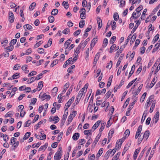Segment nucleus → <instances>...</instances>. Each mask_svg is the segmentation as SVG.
<instances>
[{
  "label": "nucleus",
  "mask_w": 160,
  "mask_h": 160,
  "mask_svg": "<svg viewBox=\"0 0 160 160\" xmlns=\"http://www.w3.org/2000/svg\"><path fill=\"white\" fill-rule=\"evenodd\" d=\"M62 151L61 147L59 148V150L55 153L54 158V160H59L62 155Z\"/></svg>",
  "instance_id": "nucleus-1"
},
{
  "label": "nucleus",
  "mask_w": 160,
  "mask_h": 160,
  "mask_svg": "<svg viewBox=\"0 0 160 160\" xmlns=\"http://www.w3.org/2000/svg\"><path fill=\"white\" fill-rule=\"evenodd\" d=\"M79 12L81 13L80 18H81L82 19H85L86 16L85 9L84 8H82L80 10Z\"/></svg>",
  "instance_id": "nucleus-2"
},
{
  "label": "nucleus",
  "mask_w": 160,
  "mask_h": 160,
  "mask_svg": "<svg viewBox=\"0 0 160 160\" xmlns=\"http://www.w3.org/2000/svg\"><path fill=\"white\" fill-rule=\"evenodd\" d=\"M72 40V38H70L67 40L64 44V47L66 49L68 48L69 45L71 43Z\"/></svg>",
  "instance_id": "nucleus-3"
},
{
  "label": "nucleus",
  "mask_w": 160,
  "mask_h": 160,
  "mask_svg": "<svg viewBox=\"0 0 160 160\" xmlns=\"http://www.w3.org/2000/svg\"><path fill=\"white\" fill-rule=\"evenodd\" d=\"M142 128V126L141 125H139L138 127V130L136 132V134L135 138V139H137L139 137L140 135V134L141 133Z\"/></svg>",
  "instance_id": "nucleus-4"
},
{
  "label": "nucleus",
  "mask_w": 160,
  "mask_h": 160,
  "mask_svg": "<svg viewBox=\"0 0 160 160\" xmlns=\"http://www.w3.org/2000/svg\"><path fill=\"white\" fill-rule=\"evenodd\" d=\"M9 15L10 22L11 23L13 22L14 19V17L13 14L12 12H9Z\"/></svg>",
  "instance_id": "nucleus-5"
},
{
  "label": "nucleus",
  "mask_w": 160,
  "mask_h": 160,
  "mask_svg": "<svg viewBox=\"0 0 160 160\" xmlns=\"http://www.w3.org/2000/svg\"><path fill=\"white\" fill-rule=\"evenodd\" d=\"M124 48L125 46H123V47H122L120 48L119 50L116 53V55L115 57V59L117 58L119 56V55L121 53H122V51L123 49V48Z\"/></svg>",
  "instance_id": "nucleus-6"
},
{
  "label": "nucleus",
  "mask_w": 160,
  "mask_h": 160,
  "mask_svg": "<svg viewBox=\"0 0 160 160\" xmlns=\"http://www.w3.org/2000/svg\"><path fill=\"white\" fill-rule=\"evenodd\" d=\"M159 116V113L158 112H157L154 116V118H153V120H155V123H156L158 120V118Z\"/></svg>",
  "instance_id": "nucleus-7"
},
{
  "label": "nucleus",
  "mask_w": 160,
  "mask_h": 160,
  "mask_svg": "<svg viewBox=\"0 0 160 160\" xmlns=\"http://www.w3.org/2000/svg\"><path fill=\"white\" fill-rule=\"evenodd\" d=\"M101 122V121H98L94 125L92 128V130L94 131L99 126Z\"/></svg>",
  "instance_id": "nucleus-8"
},
{
  "label": "nucleus",
  "mask_w": 160,
  "mask_h": 160,
  "mask_svg": "<svg viewBox=\"0 0 160 160\" xmlns=\"http://www.w3.org/2000/svg\"><path fill=\"white\" fill-rule=\"evenodd\" d=\"M141 23V22L139 20H138L137 21V23H136L135 26L133 28L132 30L131 33H133L135 31H136V29L138 26L140 25Z\"/></svg>",
  "instance_id": "nucleus-9"
},
{
  "label": "nucleus",
  "mask_w": 160,
  "mask_h": 160,
  "mask_svg": "<svg viewBox=\"0 0 160 160\" xmlns=\"http://www.w3.org/2000/svg\"><path fill=\"white\" fill-rule=\"evenodd\" d=\"M72 61V58H69L68 60H67L64 64L63 65V67L65 68L68 65L70 64Z\"/></svg>",
  "instance_id": "nucleus-10"
},
{
  "label": "nucleus",
  "mask_w": 160,
  "mask_h": 160,
  "mask_svg": "<svg viewBox=\"0 0 160 160\" xmlns=\"http://www.w3.org/2000/svg\"><path fill=\"white\" fill-rule=\"evenodd\" d=\"M98 38L97 37L94 38L91 41L90 46H91V47H93L95 44L97 42V40Z\"/></svg>",
  "instance_id": "nucleus-11"
},
{
  "label": "nucleus",
  "mask_w": 160,
  "mask_h": 160,
  "mask_svg": "<svg viewBox=\"0 0 160 160\" xmlns=\"http://www.w3.org/2000/svg\"><path fill=\"white\" fill-rule=\"evenodd\" d=\"M97 20L98 22V28L99 29H100L102 26V23L101 19L99 18H97Z\"/></svg>",
  "instance_id": "nucleus-12"
},
{
  "label": "nucleus",
  "mask_w": 160,
  "mask_h": 160,
  "mask_svg": "<svg viewBox=\"0 0 160 160\" xmlns=\"http://www.w3.org/2000/svg\"><path fill=\"white\" fill-rule=\"evenodd\" d=\"M111 149H109L106 153L104 155V158L105 160H107L110 154L112 153H111Z\"/></svg>",
  "instance_id": "nucleus-13"
},
{
  "label": "nucleus",
  "mask_w": 160,
  "mask_h": 160,
  "mask_svg": "<svg viewBox=\"0 0 160 160\" xmlns=\"http://www.w3.org/2000/svg\"><path fill=\"white\" fill-rule=\"evenodd\" d=\"M69 86V82H67L64 85L63 87V90L62 92V93H64L65 92L67 89L68 88Z\"/></svg>",
  "instance_id": "nucleus-14"
},
{
  "label": "nucleus",
  "mask_w": 160,
  "mask_h": 160,
  "mask_svg": "<svg viewBox=\"0 0 160 160\" xmlns=\"http://www.w3.org/2000/svg\"><path fill=\"white\" fill-rule=\"evenodd\" d=\"M142 9V5L138 7L136 9V11L138 12V16H140L141 15V12H140Z\"/></svg>",
  "instance_id": "nucleus-15"
},
{
  "label": "nucleus",
  "mask_w": 160,
  "mask_h": 160,
  "mask_svg": "<svg viewBox=\"0 0 160 160\" xmlns=\"http://www.w3.org/2000/svg\"><path fill=\"white\" fill-rule=\"evenodd\" d=\"M106 123L105 122H103L101 123V127L99 130V133H100L104 129Z\"/></svg>",
  "instance_id": "nucleus-16"
},
{
  "label": "nucleus",
  "mask_w": 160,
  "mask_h": 160,
  "mask_svg": "<svg viewBox=\"0 0 160 160\" xmlns=\"http://www.w3.org/2000/svg\"><path fill=\"white\" fill-rule=\"evenodd\" d=\"M148 113V111L147 110H145L144 112V113L143 114V116L141 120V123H142L144 121V120L145 118L146 117V115H147Z\"/></svg>",
  "instance_id": "nucleus-17"
},
{
  "label": "nucleus",
  "mask_w": 160,
  "mask_h": 160,
  "mask_svg": "<svg viewBox=\"0 0 160 160\" xmlns=\"http://www.w3.org/2000/svg\"><path fill=\"white\" fill-rule=\"evenodd\" d=\"M79 133L78 132L75 133L73 135L72 138L74 140H77L79 137Z\"/></svg>",
  "instance_id": "nucleus-18"
},
{
  "label": "nucleus",
  "mask_w": 160,
  "mask_h": 160,
  "mask_svg": "<svg viewBox=\"0 0 160 160\" xmlns=\"http://www.w3.org/2000/svg\"><path fill=\"white\" fill-rule=\"evenodd\" d=\"M135 69V66L134 65H133L131 69V71H130L129 75H128V78H129L133 74V73L134 70Z\"/></svg>",
  "instance_id": "nucleus-19"
},
{
  "label": "nucleus",
  "mask_w": 160,
  "mask_h": 160,
  "mask_svg": "<svg viewBox=\"0 0 160 160\" xmlns=\"http://www.w3.org/2000/svg\"><path fill=\"white\" fill-rule=\"evenodd\" d=\"M48 146V143H46L45 144L42 146H41L38 149V151H41L43 150H45L47 147Z\"/></svg>",
  "instance_id": "nucleus-20"
},
{
  "label": "nucleus",
  "mask_w": 160,
  "mask_h": 160,
  "mask_svg": "<svg viewBox=\"0 0 160 160\" xmlns=\"http://www.w3.org/2000/svg\"><path fill=\"white\" fill-rule=\"evenodd\" d=\"M149 131L148 130H147L144 133L143 138H145L146 139H147L148 138L149 136Z\"/></svg>",
  "instance_id": "nucleus-21"
},
{
  "label": "nucleus",
  "mask_w": 160,
  "mask_h": 160,
  "mask_svg": "<svg viewBox=\"0 0 160 160\" xmlns=\"http://www.w3.org/2000/svg\"><path fill=\"white\" fill-rule=\"evenodd\" d=\"M111 24L112 25V30H115L117 27L116 23L114 21H111Z\"/></svg>",
  "instance_id": "nucleus-22"
},
{
  "label": "nucleus",
  "mask_w": 160,
  "mask_h": 160,
  "mask_svg": "<svg viewBox=\"0 0 160 160\" xmlns=\"http://www.w3.org/2000/svg\"><path fill=\"white\" fill-rule=\"evenodd\" d=\"M139 16H138V12H134L132 15V17L131 18V19H137L138 17Z\"/></svg>",
  "instance_id": "nucleus-23"
},
{
  "label": "nucleus",
  "mask_w": 160,
  "mask_h": 160,
  "mask_svg": "<svg viewBox=\"0 0 160 160\" xmlns=\"http://www.w3.org/2000/svg\"><path fill=\"white\" fill-rule=\"evenodd\" d=\"M58 10L57 9H54L52 10V11L51 12V14L52 15H56L58 13Z\"/></svg>",
  "instance_id": "nucleus-24"
},
{
  "label": "nucleus",
  "mask_w": 160,
  "mask_h": 160,
  "mask_svg": "<svg viewBox=\"0 0 160 160\" xmlns=\"http://www.w3.org/2000/svg\"><path fill=\"white\" fill-rule=\"evenodd\" d=\"M31 133L29 132H27L25 134L24 136L23 139V140H25L28 139L30 136Z\"/></svg>",
  "instance_id": "nucleus-25"
},
{
  "label": "nucleus",
  "mask_w": 160,
  "mask_h": 160,
  "mask_svg": "<svg viewBox=\"0 0 160 160\" xmlns=\"http://www.w3.org/2000/svg\"><path fill=\"white\" fill-rule=\"evenodd\" d=\"M43 123V121H41L39 122L35 126V129L36 130L39 128V126L41 125Z\"/></svg>",
  "instance_id": "nucleus-26"
},
{
  "label": "nucleus",
  "mask_w": 160,
  "mask_h": 160,
  "mask_svg": "<svg viewBox=\"0 0 160 160\" xmlns=\"http://www.w3.org/2000/svg\"><path fill=\"white\" fill-rule=\"evenodd\" d=\"M146 148H144V149L142 150V151L141 152L138 158V159L140 160L141 158L143 156V155L145 151L146 150Z\"/></svg>",
  "instance_id": "nucleus-27"
},
{
  "label": "nucleus",
  "mask_w": 160,
  "mask_h": 160,
  "mask_svg": "<svg viewBox=\"0 0 160 160\" xmlns=\"http://www.w3.org/2000/svg\"><path fill=\"white\" fill-rule=\"evenodd\" d=\"M103 148H100L96 155V157H99L102 154V153L103 152Z\"/></svg>",
  "instance_id": "nucleus-28"
},
{
  "label": "nucleus",
  "mask_w": 160,
  "mask_h": 160,
  "mask_svg": "<svg viewBox=\"0 0 160 160\" xmlns=\"http://www.w3.org/2000/svg\"><path fill=\"white\" fill-rule=\"evenodd\" d=\"M140 148L139 149H137L135 151L133 155V157L134 159L136 158L137 157L138 154L140 151Z\"/></svg>",
  "instance_id": "nucleus-29"
},
{
  "label": "nucleus",
  "mask_w": 160,
  "mask_h": 160,
  "mask_svg": "<svg viewBox=\"0 0 160 160\" xmlns=\"http://www.w3.org/2000/svg\"><path fill=\"white\" fill-rule=\"evenodd\" d=\"M160 45H158V44H156L155 45L154 48L153 49L152 52V53H154L156 52V51L158 49Z\"/></svg>",
  "instance_id": "nucleus-30"
},
{
  "label": "nucleus",
  "mask_w": 160,
  "mask_h": 160,
  "mask_svg": "<svg viewBox=\"0 0 160 160\" xmlns=\"http://www.w3.org/2000/svg\"><path fill=\"white\" fill-rule=\"evenodd\" d=\"M62 5L66 9H67L68 8L69 4L67 2L64 1L62 3Z\"/></svg>",
  "instance_id": "nucleus-31"
},
{
  "label": "nucleus",
  "mask_w": 160,
  "mask_h": 160,
  "mask_svg": "<svg viewBox=\"0 0 160 160\" xmlns=\"http://www.w3.org/2000/svg\"><path fill=\"white\" fill-rule=\"evenodd\" d=\"M23 28L24 29L26 28V29L28 30H31L32 29V27L30 25L28 24H25L23 26Z\"/></svg>",
  "instance_id": "nucleus-32"
},
{
  "label": "nucleus",
  "mask_w": 160,
  "mask_h": 160,
  "mask_svg": "<svg viewBox=\"0 0 160 160\" xmlns=\"http://www.w3.org/2000/svg\"><path fill=\"white\" fill-rule=\"evenodd\" d=\"M112 92V90H109L108 91L105 95V98L106 99H108L110 97L111 93Z\"/></svg>",
  "instance_id": "nucleus-33"
},
{
  "label": "nucleus",
  "mask_w": 160,
  "mask_h": 160,
  "mask_svg": "<svg viewBox=\"0 0 160 160\" xmlns=\"http://www.w3.org/2000/svg\"><path fill=\"white\" fill-rule=\"evenodd\" d=\"M84 133L85 135H88L89 134H92V130H85L84 131Z\"/></svg>",
  "instance_id": "nucleus-34"
},
{
  "label": "nucleus",
  "mask_w": 160,
  "mask_h": 160,
  "mask_svg": "<svg viewBox=\"0 0 160 160\" xmlns=\"http://www.w3.org/2000/svg\"><path fill=\"white\" fill-rule=\"evenodd\" d=\"M36 4L35 2L32 3L29 7V9L30 10H32L34 8V7L36 6Z\"/></svg>",
  "instance_id": "nucleus-35"
},
{
  "label": "nucleus",
  "mask_w": 160,
  "mask_h": 160,
  "mask_svg": "<svg viewBox=\"0 0 160 160\" xmlns=\"http://www.w3.org/2000/svg\"><path fill=\"white\" fill-rule=\"evenodd\" d=\"M142 84L140 85L138 87V89L137 91L135 92V97L136 96V95H137L140 92L142 88Z\"/></svg>",
  "instance_id": "nucleus-36"
},
{
  "label": "nucleus",
  "mask_w": 160,
  "mask_h": 160,
  "mask_svg": "<svg viewBox=\"0 0 160 160\" xmlns=\"http://www.w3.org/2000/svg\"><path fill=\"white\" fill-rule=\"evenodd\" d=\"M114 129H112L110 130L108 133V138L110 137V138H111L112 137V134L114 133Z\"/></svg>",
  "instance_id": "nucleus-37"
},
{
  "label": "nucleus",
  "mask_w": 160,
  "mask_h": 160,
  "mask_svg": "<svg viewBox=\"0 0 160 160\" xmlns=\"http://www.w3.org/2000/svg\"><path fill=\"white\" fill-rule=\"evenodd\" d=\"M159 37V34H157L154 37L153 40L152 42L155 43L158 40Z\"/></svg>",
  "instance_id": "nucleus-38"
},
{
  "label": "nucleus",
  "mask_w": 160,
  "mask_h": 160,
  "mask_svg": "<svg viewBox=\"0 0 160 160\" xmlns=\"http://www.w3.org/2000/svg\"><path fill=\"white\" fill-rule=\"evenodd\" d=\"M130 133V132L129 129H128L126 130L124 133V134L125 135L124 137L125 138H127L129 136Z\"/></svg>",
  "instance_id": "nucleus-39"
},
{
  "label": "nucleus",
  "mask_w": 160,
  "mask_h": 160,
  "mask_svg": "<svg viewBox=\"0 0 160 160\" xmlns=\"http://www.w3.org/2000/svg\"><path fill=\"white\" fill-rule=\"evenodd\" d=\"M19 143L18 141H17L14 142V143L13 144L12 147L13 150H14L18 146Z\"/></svg>",
  "instance_id": "nucleus-40"
},
{
  "label": "nucleus",
  "mask_w": 160,
  "mask_h": 160,
  "mask_svg": "<svg viewBox=\"0 0 160 160\" xmlns=\"http://www.w3.org/2000/svg\"><path fill=\"white\" fill-rule=\"evenodd\" d=\"M101 136V135L99 134L98 135L96 136L95 140L94 141L93 143H95V144H96L97 142L98 141L100 137Z\"/></svg>",
  "instance_id": "nucleus-41"
},
{
  "label": "nucleus",
  "mask_w": 160,
  "mask_h": 160,
  "mask_svg": "<svg viewBox=\"0 0 160 160\" xmlns=\"http://www.w3.org/2000/svg\"><path fill=\"white\" fill-rule=\"evenodd\" d=\"M36 80V78H35V77H32L31 78H30L29 80H28L27 81V82L28 83H30L33 81H34L35 80Z\"/></svg>",
  "instance_id": "nucleus-42"
},
{
  "label": "nucleus",
  "mask_w": 160,
  "mask_h": 160,
  "mask_svg": "<svg viewBox=\"0 0 160 160\" xmlns=\"http://www.w3.org/2000/svg\"><path fill=\"white\" fill-rule=\"evenodd\" d=\"M13 49V45H10L6 48V51L7 52L12 51Z\"/></svg>",
  "instance_id": "nucleus-43"
},
{
  "label": "nucleus",
  "mask_w": 160,
  "mask_h": 160,
  "mask_svg": "<svg viewBox=\"0 0 160 160\" xmlns=\"http://www.w3.org/2000/svg\"><path fill=\"white\" fill-rule=\"evenodd\" d=\"M43 82L40 81L38 83V88L39 89V90H41L43 87Z\"/></svg>",
  "instance_id": "nucleus-44"
},
{
  "label": "nucleus",
  "mask_w": 160,
  "mask_h": 160,
  "mask_svg": "<svg viewBox=\"0 0 160 160\" xmlns=\"http://www.w3.org/2000/svg\"><path fill=\"white\" fill-rule=\"evenodd\" d=\"M48 20L50 23H52L54 21V18L52 16H49L48 18Z\"/></svg>",
  "instance_id": "nucleus-45"
},
{
  "label": "nucleus",
  "mask_w": 160,
  "mask_h": 160,
  "mask_svg": "<svg viewBox=\"0 0 160 160\" xmlns=\"http://www.w3.org/2000/svg\"><path fill=\"white\" fill-rule=\"evenodd\" d=\"M43 100H44L45 99L49 100L51 98L50 96V95H47L46 93H44L43 94Z\"/></svg>",
  "instance_id": "nucleus-46"
},
{
  "label": "nucleus",
  "mask_w": 160,
  "mask_h": 160,
  "mask_svg": "<svg viewBox=\"0 0 160 160\" xmlns=\"http://www.w3.org/2000/svg\"><path fill=\"white\" fill-rule=\"evenodd\" d=\"M114 19L115 21H117L119 18V15L117 12L114 13L113 15Z\"/></svg>",
  "instance_id": "nucleus-47"
},
{
  "label": "nucleus",
  "mask_w": 160,
  "mask_h": 160,
  "mask_svg": "<svg viewBox=\"0 0 160 160\" xmlns=\"http://www.w3.org/2000/svg\"><path fill=\"white\" fill-rule=\"evenodd\" d=\"M116 39V37L115 36H113L111 38L109 42L111 44L113 43Z\"/></svg>",
  "instance_id": "nucleus-48"
},
{
  "label": "nucleus",
  "mask_w": 160,
  "mask_h": 160,
  "mask_svg": "<svg viewBox=\"0 0 160 160\" xmlns=\"http://www.w3.org/2000/svg\"><path fill=\"white\" fill-rule=\"evenodd\" d=\"M147 95L146 92H144L142 95L141 98L140 99V101L141 102H143L144 101V100L146 97Z\"/></svg>",
  "instance_id": "nucleus-49"
},
{
  "label": "nucleus",
  "mask_w": 160,
  "mask_h": 160,
  "mask_svg": "<svg viewBox=\"0 0 160 160\" xmlns=\"http://www.w3.org/2000/svg\"><path fill=\"white\" fill-rule=\"evenodd\" d=\"M108 43V40L107 38H105L104 39L103 41V44L102 46L104 48L105 47Z\"/></svg>",
  "instance_id": "nucleus-50"
},
{
  "label": "nucleus",
  "mask_w": 160,
  "mask_h": 160,
  "mask_svg": "<svg viewBox=\"0 0 160 160\" xmlns=\"http://www.w3.org/2000/svg\"><path fill=\"white\" fill-rule=\"evenodd\" d=\"M116 46V44H114L112 45L110 48L109 52L110 53L112 52H113V50H114Z\"/></svg>",
  "instance_id": "nucleus-51"
},
{
  "label": "nucleus",
  "mask_w": 160,
  "mask_h": 160,
  "mask_svg": "<svg viewBox=\"0 0 160 160\" xmlns=\"http://www.w3.org/2000/svg\"><path fill=\"white\" fill-rule=\"evenodd\" d=\"M126 138H125L124 137L123 138H122L119 139V142H120V143L119 144H118V147H121L122 143L125 140V139Z\"/></svg>",
  "instance_id": "nucleus-52"
},
{
  "label": "nucleus",
  "mask_w": 160,
  "mask_h": 160,
  "mask_svg": "<svg viewBox=\"0 0 160 160\" xmlns=\"http://www.w3.org/2000/svg\"><path fill=\"white\" fill-rule=\"evenodd\" d=\"M32 122L31 120H28L25 123L24 126L25 127H28L31 123Z\"/></svg>",
  "instance_id": "nucleus-53"
},
{
  "label": "nucleus",
  "mask_w": 160,
  "mask_h": 160,
  "mask_svg": "<svg viewBox=\"0 0 160 160\" xmlns=\"http://www.w3.org/2000/svg\"><path fill=\"white\" fill-rule=\"evenodd\" d=\"M155 103L153 102L152 103V106L149 110V112L150 113H151L153 112V109L155 107Z\"/></svg>",
  "instance_id": "nucleus-54"
},
{
  "label": "nucleus",
  "mask_w": 160,
  "mask_h": 160,
  "mask_svg": "<svg viewBox=\"0 0 160 160\" xmlns=\"http://www.w3.org/2000/svg\"><path fill=\"white\" fill-rule=\"evenodd\" d=\"M155 81V78H154L153 79L150 84V88H152L153 87V86L155 84V82H156Z\"/></svg>",
  "instance_id": "nucleus-55"
},
{
  "label": "nucleus",
  "mask_w": 160,
  "mask_h": 160,
  "mask_svg": "<svg viewBox=\"0 0 160 160\" xmlns=\"http://www.w3.org/2000/svg\"><path fill=\"white\" fill-rule=\"evenodd\" d=\"M38 135L39 136V137L38 138V139L44 140L46 138V135L45 134H44L43 135Z\"/></svg>",
  "instance_id": "nucleus-56"
},
{
  "label": "nucleus",
  "mask_w": 160,
  "mask_h": 160,
  "mask_svg": "<svg viewBox=\"0 0 160 160\" xmlns=\"http://www.w3.org/2000/svg\"><path fill=\"white\" fill-rule=\"evenodd\" d=\"M122 57L120 56L118 60V61L116 65V67H117L119 65L121 62L122 59Z\"/></svg>",
  "instance_id": "nucleus-57"
},
{
  "label": "nucleus",
  "mask_w": 160,
  "mask_h": 160,
  "mask_svg": "<svg viewBox=\"0 0 160 160\" xmlns=\"http://www.w3.org/2000/svg\"><path fill=\"white\" fill-rule=\"evenodd\" d=\"M71 104L69 102H68L66 103L65 105V112H66V111L67 110L68 108L70 107V106Z\"/></svg>",
  "instance_id": "nucleus-58"
},
{
  "label": "nucleus",
  "mask_w": 160,
  "mask_h": 160,
  "mask_svg": "<svg viewBox=\"0 0 160 160\" xmlns=\"http://www.w3.org/2000/svg\"><path fill=\"white\" fill-rule=\"evenodd\" d=\"M120 4L119 5L120 7H124L125 4V0H121L120 2Z\"/></svg>",
  "instance_id": "nucleus-59"
},
{
  "label": "nucleus",
  "mask_w": 160,
  "mask_h": 160,
  "mask_svg": "<svg viewBox=\"0 0 160 160\" xmlns=\"http://www.w3.org/2000/svg\"><path fill=\"white\" fill-rule=\"evenodd\" d=\"M70 32V30L68 28H66L62 31L63 33L67 34Z\"/></svg>",
  "instance_id": "nucleus-60"
},
{
  "label": "nucleus",
  "mask_w": 160,
  "mask_h": 160,
  "mask_svg": "<svg viewBox=\"0 0 160 160\" xmlns=\"http://www.w3.org/2000/svg\"><path fill=\"white\" fill-rule=\"evenodd\" d=\"M85 24V21L84 20H82L79 23V27L81 28H82L83 27V26Z\"/></svg>",
  "instance_id": "nucleus-61"
},
{
  "label": "nucleus",
  "mask_w": 160,
  "mask_h": 160,
  "mask_svg": "<svg viewBox=\"0 0 160 160\" xmlns=\"http://www.w3.org/2000/svg\"><path fill=\"white\" fill-rule=\"evenodd\" d=\"M19 77V73H16L14 74L12 76V78L13 79H16L18 78Z\"/></svg>",
  "instance_id": "nucleus-62"
},
{
  "label": "nucleus",
  "mask_w": 160,
  "mask_h": 160,
  "mask_svg": "<svg viewBox=\"0 0 160 160\" xmlns=\"http://www.w3.org/2000/svg\"><path fill=\"white\" fill-rule=\"evenodd\" d=\"M37 74V72L35 71H33L30 72L28 75V77H30L36 75Z\"/></svg>",
  "instance_id": "nucleus-63"
},
{
  "label": "nucleus",
  "mask_w": 160,
  "mask_h": 160,
  "mask_svg": "<svg viewBox=\"0 0 160 160\" xmlns=\"http://www.w3.org/2000/svg\"><path fill=\"white\" fill-rule=\"evenodd\" d=\"M58 60L57 59L54 60L52 63L51 64L50 66L51 67H53L55 65L58 63Z\"/></svg>",
  "instance_id": "nucleus-64"
}]
</instances>
